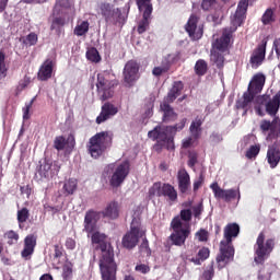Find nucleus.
<instances>
[{
    "label": "nucleus",
    "instance_id": "f257e3e1",
    "mask_svg": "<svg viewBox=\"0 0 280 280\" xmlns=\"http://www.w3.org/2000/svg\"><path fill=\"white\" fill-rule=\"evenodd\" d=\"M92 244H98L101 250L100 270L103 280H117V262H115V252L113 245L106 242V234L94 231L91 234Z\"/></svg>",
    "mask_w": 280,
    "mask_h": 280
},
{
    "label": "nucleus",
    "instance_id": "f03ea898",
    "mask_svg": "<svg viewBox=\"0 0 280 280\" xmlns=\"http://www.w3.org/2000/svg\"><path fill=\"white\" fill-rule=\"evenodd\" d=\"M240 235V224L228 223L223 230V237L225 241L220 242V254L217 256V264L219 270L226 268L233 257H235V247H233V238Z\"/></svg>",
    "mask_w": 280,
    "mask_h": 280
},
{
    "label": "nucleus",
    "instance_id": "7ed1b4c3",
    "mask_svg": "<svg viewBox=\"0 0 280 280\" xmlns=\"http://www.w3.org/2000/svg\"><path fill=\"white\" fill-rule=\"evenodd\" d=\"M191 210L183 209L179 215H176L171 221V229L173 233L168 236L173 246H185V242L191 235V224L183 222H191Z\"/></svg>",
    "mask_w": 280,
    "mask_h": 280
},
{
    "label": "nucleus",
    "instance_id": "20e7f679",
    "mask_svg": "<svg viewBox=\"0 0 280 280\" xmlns=\"http://www.w3.org/2000/svg\"><path fill=\"white\" fill-rule=\"evenodd\" d=\"M237 28L225 27L223 28L221 37L217 38L212 43L210 50V62L217 66V69H224V52L229 51V45H231V38H233V32Z\"/></svg>",
    "mask_w": 280,
    "mask_h": 280
},
{
    "label": "nucleus",
    "instance_id": "39448f33",
    "mask_svg": "<svg viewBox=\"0 0 280 280\" xmlns=\"http://www.w3.org/2000/svg\"><path fill=\"white\" fill-rule=\"evenodd\" d=\"M110 145H113V135L108 131H101L90 138L88 150L92 159H100Z\"/></svg>",
    "mask_w": 280,
    "mask_h": 280
},
{
    "label": "nucleus",
    "instance_id": "423d86ee",
    "mask_svg": "<svg viewBox=\"0 0 280 280\" xmlns=\"http://www.w3.org/2000/svg\"><path fill=\"white\" fill-rule=\"evenodd\" d=\"M275 246H276L275 238L266 240V233L260 232L254 245L255 264L264 265L266 259H268V257H270V255L275 250Z\"/></svg>",
    "mask_w": 280,
    "mask_h": 280
},
{
    "label": "nucleus",
    "instance_id": "0eeeda50",
    "mask_svg": "<svg viewBox=\"0 0 280 280\" xmlns=\"http://www.w3.org/2000/svg\"><path fill=\"white\" fill-rule=\"evenodd\" d=\"M145 237V229L141 225V219L133 218L130 224V231L122 236V247L132 250L139 244V240Z\"/></svg>",
    "mask_w": 280,
    "mask_h": 280
},
{
    "label": "nucleus",
    "instance_id": "6e6552de",
    "mask_svg": "<svg viewBox=\"0 0 280 280\" xmlns=\"http://www.w3.org/2000/svg\"><path fill=\"white\" fill-rule=\"evenodd\" d=\"M154 196H158V198H167L171 202H176V200H178V191H176V188L168 183L163 184L161 182H155L149 189V197L154 198Z\"/></svg>",
    "mask_w": 280,
    "mask_h": 280
},
{
    "label": "nucleus",
    "instance_id": "1a4fd4ad",
    "mask_svg": "<svg viewBox=\"0 0 280 280\" xmlns=\"http://www.w3.org/2000/svg\"><path fill=\"white\" fill-rule=\"evenodd\" d=\"M187 124V118H183L179 122L173 126H166L162 128L161 126H156L153 130L148 132L149 139H153V141L158 140L160 144L163 139H165V135H176V132H180L185 128Z\"/></svg>",
    "mask_w": 280,
    "mask_h": 280
},
{
    "label": "nucleus",
    "instance_id": "9d476101",
    "mask_svg": "<svg viewBox=\"0 0 280 280\" xmlns=\"http://www.w3.org/2000/svg\"><path fill=\"white\" fill-rule=\"evenodd\" d=\"M115 86H117L116 81L106 79L102 73L97 74L96 89L102 102H106V100H110L115 95Z\"/></svg>",
    "mask_w": 280,
    "mask_h": 280
},
{
    "label": "nucleus",
    "instance_id": "9b49d317",
    "mask_svg": "<svg viewBox=\"0 0 280 280\" xmlns=\"http://www.w3.org/2000/svg\"><path fill=\"white\" fill-rule=\"evenodd\" d=\"M210 189H212L214 194V198L218 200H223L224 202H233V200H240L242 195H240V188L237 189H222L218 182H214L210 185Z\"/></svg>",
    "mask_w": 280,
    "mask_h": 280
},
{
    "label": "nucleus",
    "instance_id": "f8f14e48",
    "mask_svg": "<svg viewBox=\"0 0 280 280\" xmlns=\"http://www.w3.org/2000/svg\"><path fill=\"white\" fill-rule=\"evenodd\" d=\"M200 16H198L196 13H192L184 26L185 32L188 34L190 40H200L205 34V28L202 25L198 26Z\"/></svg>",
    "mask_w": 280,
    "mask_h": 280
},
{
    "label": "nucleus",
    "instance_id": "ddd939ff",
    "mask_svg": "<svg viewBox=\"0 0 280 280\" xmlns=\"http://www.w3.org/2000/svg\"><path fill=\"white\" fill-rule=\"evenodd\" d=\"M139 69H140V66L136 60L127 61L122 71L125 86H128V88L135 86V83L140 78Z\"/></svg>",
    "mask_w": 280,
    "mask_h": 280
},
{
    "label": "nucleus",
    "instance_id": "4468645a",
    "mask_svg": "<svg viewBox=\"0 0 280 280\" xmlns=\"http://www.w3.org/2000/svg\"><path fill=\"white\" fill-rule=\"evenodd\" d=\"M261 132H269L267 136V141H272V139H280V119L275 117L272 121L262 119L259 126Z\"/></svg>",
    "mask_w": 280,
    "mask_h": 280
},
{
    "label": "nucleus",
    "instance_id": "2eb2a0df",
    "mask_svg": "<svg viewBox=\"0 0 280 280\" xmlns=\"http://www.w3.org/2000/svg\"><path fill=\"white\" fill-rule=\"evenodd\" d=\"M128 174H130V162L125 161L120 163L112 175L109 184L112 187H119L126 178H128Z\"/></svg>",
    "mask_w": 280,
    "mask_h": 280
},
{
    "label": "nucleus",
    "instance_id": "dca6fc26",
    "mask_svg": "<svg viewBox=\"0 0 280 280\" xmlns=\"http://www.w3.org/2000/svg\"><path fill=\"white\" fill-rule=\"evenodd\" d=\"M257 0H240L237 9L232 18V25L237 30L244 23L246 19V12H248V3H254Z\"/></svg>",
    "mask_w": 280,
    "mask_h": 280
},
{
    "label": "nucleus",
    "instance_id": "f3484780",
    "mask_svg": "<svg viewBox=\"0 0 280 280\" xmlns=\"http://www.w3.org/2000/svg\"><path fill=\"white\" fill-rule=\"evenodd\" d=\"M100 220V212L94 210H89L85 212L84 221H83V231L91 235V233H95L98 231L97 221Z\"/></svg>",
    "mask_w": 280,
    "mask_h": 280
},
{
    "label": "nucleus",
    "instance_id": "a211bd4d",
    "mask_svg": "<svg viewBox=\"0 0 280 280\" xmlns=\"http://www.w3.org/2000/svg\"><path fill=\"white\" fill-rule=\"evenodd\" d=\"M54 69H56L55 59H46L39 67L37 72V80L40 82H47V80H51V77L54 75Z\"/></svg>",
    "mask_w": 280,
    "mask_h": 280
},
{
    "label": "nucleus",
    "instance_id": "6ab92c4d",
    "mask_svg": "<svg viewBox=\"0 0 280 280\" xmlns=\"http://www.w3.org/2000/svg\"><path fill=\"white\" fill-rule=\"evenodd\" d=\"M266 45H268V42H262L253 51L249 59V65H252V69H259V67L264 65V60H266Z\"/></svg>",
    "mask_w": 280,
    "mask_h": 280
},
{
    "label": "nucleus",
    "instance_id": "aec40b11",
    "mask_svg": "<svg viewBox=\"0 0 280 280\" xmlns=\"http://www.w3.org/2000/svg\"><path fill=\"white\" fill-rule=\"evenodd\" d=\"M266 86V74L264 72H258L252 77V80L248 83L247 91L254 95H259Z\"/></svg>",
    "mask_w": 280,
    "mask_h": 280
},
{
    "label": "nucleus",
    "instance_id": "412c9836",
    "mask_svg": "<svg viewBox=\"0 0 280 280\" xmlns=\"http://www.w3.org/2000/svg\"><path fill=\"white\" fill-rule=\"evenodd\" d=\"M177 185L179 194H189L191 189V176L186 168H179L177 172Z\"/></svg>",
    "mask_w": 280,
    "mask_h": 280
},
{
    "label": "nucleus",
    "instance_id": "4be33fe9",
    "mask_svg": "<svg viewBox=\"0 0 280 280\" xmlns=\"http://www.w3.org/2000/svg\"><path fill=\"white\" fill-rule=\"evenodd\" d=\"M255 97L257 94H253V92L245 91L243 96L236 101V108L238 110H244L243 115H246L250 108H253V102H255Z\"/></svg>",
    "mask_w": 280,
    "mask_h": 280
},
{
    "label": "nucleus",
    "instance_id": "5701e85b",
    "mask_svg": "<svg viewBox=\"0 0 280 280\" xmlns=\"http://www.w3.org/2000/svg\"><path fill=\"white\" fill-rule=\"evenodd\" d=\"M117 113H119L117 106L113 103H105L102 106L101 114L96 117V124H104V121H108V119H110V117H115Z\"/></svg>",
    "mask_w": 280,
    "mask_h": 280
},
{
    "label": "nucleus",
    "instance_id": "b1692460",
    "mask_svg": "<svg viewBox=\"0 0 280 280\" xmlns=\"http://www.w3.org/2000/svg\"><path fill=\"white\" fill-rule=\"evenodd\" d=\"M160 108L163 113L162 116V121L164 124H172L178 119V114L174 112V107L170 105V102L164 101L161 105Z\"/></svg>",
    "mask_w": 280,
    "mask_h": 280
},
{
    "label": "nucleus",
    "instance_id": "393cba45",
    "mask_svg": "<svg viewBox=\"0 0 280 280\" xmlns=\"http://www.w3.org/2000/svg\"><path fill=\"white\" fill-rule=\"evenodd\" d=\"M36 235L30 234L24 238V248L21 252L23 259H28L34 255V248H36Z\"/></svg>",
    "mask_w": 280,
    "mask_h": 280
},
{
    "label": "nucleus",
    "instance_id": "a878e982",
    "mask_svg": "<svg viewBox=\"0 0 280 280\" xmlns=\"http://www.w3.org/2000/svg\"><path fill=\"white\" fill-rule=\"evenodd\" d=\"M152 10L153 8L151 4H148L147 9H144L142 20L138 23V34H145V32H148V27H150V19H152Z\"/></svg>",
    "mask_w": 280,
    "mask_h": 280
},
{
    "label": "nucleus",
    "instance_id": "bb28decb",
    "mask_svg": "<svg viewBox=\"0 0 280 280\" xmlns=\"http://www.w3.org/2000/svg\"><path fill=\"white\" fill-rule=\"evenodd\" d=\"M67 145L69 150H73L75 148V138L71 136L68 137V139H66L65 136H58L55 138L54 148L55 150H58V152L65 150Z\"/></svg>",
    "mask_w": 280,
    "mask_h": 280
},
{
    "label": "nucleus",
    "instance_id": "cd10ccee",
    "mask_svg": "<svg viewBox=\"0 0 280 280\" xmlns=\"http://www.w3.org/2000/svg\"><path fill=\"white\" fill-rule=\"evenodd\" d=\"M265 108L267 115H270V117L277 116L280 108V91L272 96V100L267 101Z\"/></svg>",
    "mask_w": 280,
    "mask_h": 280
},
{
    "label": "nucleus",
    "instance_id": "c85d7f7f",
    "mask_svg": "<svg viewBox=\"0 0 280 280\" xmlns=\"http://www.w3.org/2000/svg\"><path fill=\"white\" fill-rule=\"evenodd\" d=\"M269 98H270V96H268L266 94L255 96L254 109H255L256 115H258V117H264L266 115V112H264V106L266 107V104H268Z\"/></svg>",
    "mask_w": 280,
    "mask_h": 280
},
{
    "label": "nucleus",
    "instance_id": "c756f323",
    "mask_svg": "<svg viewBox=\"0 0 280 280\" xmlns=\"http://www.w3.org/2000/svg\"><path fill=\"white\" fill-rule=\"evenodd\" d=\"M202 124H205V119L202 117L197 116L190 124L189 132L192 139H199L202 137Z\"/></svg>",
    "mask_w": 280,
    "mask_h": 280
},
{
    "label": "nucleus",
    "instance_id": "7c9ffc66",
    "mask_svg": "<svg viewBox=\"0 0 280 280\" xmlns=\"http://www.w3.org/2000/svg\"><path fill=\"white\" fill-rule=\"evenodd\" d=\"M52 22L50 25V30L51 32H56V34L58 36H60V34H62V27H65V25H67V19L63 15L60 14H55L52 13Z\"/></svg>",
    "mask_w": 280,
    "mask_h": 280
},
{
    "label": "nucleus",
    "instance_id": "2f4dec72",
    "mask_svg": "<svg viewBox=\"0 0 280 280\" xmlns=\"http://www.w3.org/2000/svg\"><path fill=\"white\" fill-rule=\"evenodd\" d=\"M102 213L104 218H109V220H117V218H119V202L110 201Z\"/></svg>",
    "mask_w": 280,
    "mask_h": 280
},
{
    "label": "nucleus",
    "instance_id": "473e14b6",
    "mask_svg": "<svg viewBox=\"0 0 280 280\" xmlns=\"http://www.w3.org/2000/svg\"><path fill=\"white\" fill-rule=\"evenodd\" d=\"M183 89H185V85L182 83V81H175L166 96V102L172 104L176 100V97L180 95Z\"/></svg>",
    "mask_w": 280,
    "mask_h": 280
},
{
    "label": "nucleus",
    "instance_id": "72a5a7b5",
    "mask_svg": "<svg viewBox=\"0 0 280 280\" xmlns=\"http://www.w3.org/2000/svg\"><path fill=\"white\" fill-rule=\"evenodd\" d=\"M73 2L71 0H56L52 14H62V10H69Z\"/></svg>",
    "mask_w": 280,
    "mask_h": 280
},
{
    "label": "nucleus",
    "instance_id": "f704fd0d",
    "mask_svg": "<svg viewBox=\"0 0 280 280\" xmlns=\"http://www.w3.org/2000/svg\"><path fill=\"white\" fill-rule=\"evenodd\" d=\"M100 10L102 16L105 19L106 23L113 21V7L108 2H103L100 4Z\"/></svg>",
    "mask_w": 280,
    "mask_h": 280
},
{
    "label": "nucleus",
    "instance_id": "c9c22d12",
    "mask_svg": "<svg viewBox=\"0 0 280 280\" xmlns=\"http://www.w3.org/2000/svg\"><path fill=\"white\" fill-rule=\"evenodd\" d=\"M209 255H211L209 247H202L201 249H199L197 258H191V261L196 266H200L202 261H207V259H209Z\"/></svg>",
    "mask_w": 280,
    "mask_h": 280
},
{
    "label": "nucleus",
    "instance_id": "e433bc0d",
    "mask_svg": "<svg viewBox=\"0 0 280 280\" xmlns=\"http://www.w3.org/2000/svg\"><path fill=\"white\" fill-rule=\"evenodd\" d=\"M176 133H165V138H162V141L159 145L166 148V150H174V137Z\"/></svg>",
    "mask_w": 280,
    "mask_h": 280
},
{
    "label": "nucleus",
    "instance_id": "4c0bfd02",
    "mask_svg": "<svg viewBox=\"0 0 280 280\" xmlns=\"http://www.w3.org/2000/svg\"><path fill=\"white\" fill-rule=\"evenodd\" d=\"M209 70V66L207 65V61L205 59L197 60L195 65V73L199 77H202L207 73Z\"/></svg>",
    "mask_w": 280,
    "mask_h": 280
},
{
    "label": "nucleus",
    "instance_id": "58836bf2",
    "mask_svg": "<svg viewBox=\"0 0 280 280\" xmlns=\"http://www.w3.org/2000/svg\"><path fill=\"white\" fill-rule=\"evenodd\" d=\"M63 280H71L73 279V265L71 261H66L62 266V275Z\"/></svg>",
    "mask_w": 280,
    "mask_h": 280
},
{
    "label": "nucleus",
    "instance_id": "ea45409f",
    "mask_svg": "<svg viewBox=\"0 0 280 280\" xmlns=\"http://www.w3.org/2000/svg\"><path fill=\"white\" fill-rule=\"evenodd\" d=\"M259 152H261V144H253L247 149L245 156L249 160L257 159Z\"/></svg>",
    "mask_w": 280,
    "mask_h": 280
},
{
    "label": "nucleus",
    "instance_id": "a19ab883",
    "mask_svg": "<svg viewBox=\"0 0 280 280\" xmlns=\"http://www.w3.org/2000/svg\"><path fill=\"white\" fill-rule=\"evenodd\" d=\"M109 23H114L115 25H117V23H126V16L121 13L119 8L113 10L112 21H109Z\"/></svg>",
    "mask_w": 280,
    "mask_h": 280
},
{
    "label": "nucleus",
    "instance_id": "79ce46f5",
    "mask_svg": "<svg viewBox=\"0 0 280 280\" xmlns=\"http://www.w3.org/2000/svg\"><path fill=\"white\" fill-rule=\"evenodd\" d=\"M89 21H83L74 27L75 36H84L89 32Z\"/></svg>",
    "mask_w": 280,
    "mask_h": 280
},
{
    "label": "nucleus",
    "instance_id": "37998d69",
    "mask_svg": "<svg viewBox=\"0 0 280 280\" xmlns=\"http://www.w3.org/2000/svg\"><path fill=\"white\" fill-rule=\"evenodd\" d=\"M86 58L90 62H100V60H102L100 51H97V48L95 47H92L86 51Z\"/></svg>",
    "mask_w": 280,
    "mask_h": 280
},
{
    "label": "nucleus",
    "instance_id": "c03bdc74",
    "mask_svg": "<svg viewBox=\"0 0 280 280\" xmlns=\"http://www.w3.org/2000/svg\"><path fill=\"white\" fill-rule=\"evenodd\" d=\"M63 189H65L66 194H68L69 196L73 195L75 189H78V180L68 179L63 185Z\"/></svg>",
    "mask_w": 280,
    "mask_h": 280
},
{
    "label": "nucleus",
    "instance_id": "a18cd8bd",
    "mask_svg": "<svg viewBox=\"0 0 280 280\" xmlns=\"http://www.w3.org/2000/svg\"><path fill=\"white\" fill-rule=\"evenodd\" d=\"M4 237L5 240H8L7 244H9V246H12L13 244H18L19 243V233L14 232L13 230L7 231L4 233Z\"/></svg>",
    "mask_w": 280,
    "mask_h": 280
},
{
    "label": "nucleus",
    "instance_id": "49530a36",
    "mask_svg": "<svg viewBox=\"0 0 280 280\" xmlns=\"http://www.w3.org/2000/svg\"><path fill=\"white\" fill-rule=\"evenodd\" d=\"M38 174L42 178H49L51 177V164L44 163L39 166Z\"/></svg>",
    "mask_w": 280,
    "mask_h": 280
},
{
    "label": "nucleus",
    "instance_id": "de8ad7c7",
    "mask_svg": "<svg viewBox=\"0 0 280 280\" xmlns=\"http://www.w3.org/2000/svg\"><path fill=\"white\" fill-rule=\"evenodd\" d=\"M139 250L141 255H145L147 257H150L152 255V249H150V243L148 242V238H143L142 243L139 246Z\"/></svg>",
    "mask_w": 280,
    "mask_h": 280
},
{
    "label": "nucleus",
    "instance_id": "09e8293b",
    "mask_svg": "<svg viewBox=\"0 0 280 280\" xmlns=\"http://www.w3.org/2000/svg\"><path fill=\"white\" fill-rule=\"evenodd\" d=\"M36 43H38V35H36V33H30L23 40V45L26 47H34Z\"/></svg>",
    "mask_w": 280,
    "mask_h": 280
},
{
    "label": "nucleus",
    "instance_id": "8fccbe9b",
    "mask_svg": "<svg viewBox=\"0 0 280 280\" xmlns=\"http://www.w3.org/2000/svg\"><path fill=\"white\" fill-rule=\"evenodd\" d=\"M272 16H275V12L272 11V9H267L261 18L262 24L270 25V23H272V21H275V18H272Z\"/></svg>",
    "mask_w": 280,
    "mask_h": 280
},
{
    "label": "nucleus",
    "instance_id": "3c124183",
    "mask_svg": "<svg viewBox=\"0 0 280 280\" xmlns=\"http://www.w3.org/2000/svg\"><path fill=\"white\" fill-rule=\"evenodd\" d=\"M30 219V210L27 208H22L18 211V222L20 224H23L24 222H27Z\"/></svg>",
    "mask_w": 280,
    "mask_h": 280
},
{
    "label": "nucleus",
    "instance_id": "603ef678",
    "mask_svg": "<svg viewBox=\"0 0 280 280\" xmlns=\"http://www.w3.org/2000/svg\"><path fill=\"white\" fill-rule=\"evenodd\" d=\"M215 276V270L213 269V262H211L207 269L202 273V278L205 280H212L213 277Z\"/></svg>",
    "mask_w": 280,
    "mask_h": 280
},
{
    "label": "nucleus",
    "instance_id": "864d4df0",
    "mask_svg": "<svg viewBox=\"0 0 280 280\" xmlns=\"http://www.w3.org/2000/svg\"><path fill=\"white\" fill-rule=\"evenodd\" d=\"M195 236L199 240V242H209V231L205 229H200L196 232Z\"/></svg>",
    "mask_w": 280,
    "mask_h": 280
},
{
    "label": "nucleus",
    "instance_id": "5fc2aeb1",
    "mask_svg": "<svg viewBox=\"0 0 280 280\" xmlns=\"http://www.w3.org/2000/svg\"><path fill=\"white\" fill-rule=\"evenodd\" d=\"M5 78V54L0 50V80Z\"/></svg>",
    "mask_w": 280,
    "mask_h": 280
},
{
    "label": "nucleus",
    "instance_id": "6e6d98bb",
    "mask_svg": "<svg viewBox=\"0 0 280 280\" xmlns=\"http://www.w3.org/2000/svg\"><path fill=\"white\" fill-rule=\"evenodd\" d=\"M202 211H205V206L202 205V202L192 207V214L198 220H200V215H202Z\"/></svg>",
    "mask_w": 280,
    "mask_h": 280
},
{
    "label": "nucleus",
    "instance_id": "4d7b16f0",
    "mask_svg": "<svg viewBox=\"0 0 280 280\" xmlns=\"http://www.w3.org/2000/svg\"><path fill=\"white\" fill-rule=\"evenodd\" d=\"M203 184H205V175L200 174L199 178L196 179L192 184V191L196 194L198 189L202 187Z\"/></svg>",
    "mask_w": 280,
    "mask_h": 280
},
{
    "label": "nucleus",
    "instance_id": "13d9d810",
    "mask_svg": "<svg viewBox=\"0 0 280 280\" xmlns=\"http://www.w3.org/2000/svg\"><path fill=\"white\" fill-rule=\"evenodd\" d=\"M168 71H170V66L155 67V68H153L152 73H153V75L159 78L160 75H163V73H167Z\"/></svg>",
    "mask_w": 280,
    "mask_h": 280
},
{
    "label": "nucleus",
    "instance_id": "bf43d9fd",
    "mask_svg": "<svg viewBox=\"0 0 280 280\" xmlns=\"http://www.w3.org/2000/svg\"><path fill=\"white\" fill-rule=\"evenodd\" d=\"M30 82H32L31 78L25 75L22 80H20L18 89L19 91H23V89H27L30 86Z\"/></svg>",
    "mask_w": 280,
    "mask_h": 280
},
{
    "label": "nucleus",
    "instance_id": "052dcab7",
    "mask_svg": "<svg viewBox=\"0 0 280 280\" xmlns=\"http://www.w3.org/2000/svg\"><path fill=\"white\" fill-rule=\"evenodd\" d=\"M136 272H140V275H148L150 272V267L145 264H139L135 267Z\"/></svg>",
    "mask_w": 280,
    "mask_h": 280
},
{
    "label": "nucleus",
    "instance_id": "680f3d73",
    "mask_svg": "<svg viewBox=\"0 0 280 280\" xmlns=\"http://www.w3.org/2000/svg\"><path fill=\"white\" fill-rule=\"evenodd\" d=\"M154 102H156V97L153 94H150L149 97L145 98L147 110H152V108H154Z\"/></svg>",
    "mask_w": 280,
    "mask_h": 280
},
{
    "label": "nucleus",
    "instance_id": "e2e57ef3",
    "mask_svg": "<svg viewBox=\"0 0 280 280\" xmlns=\"http://www.w3.org/2000/svg\"><path fill=\"white\" fill-rule=\"evenodd\" d=\"M36 97H34L26 106L23 108V119H30V109L34 105Z\"/></svg>",
    "mask_w": 280,
    "mask_h": 280
},
{
    "label": "nucleus",
    "instance_id": "0e129e2a",
    "mask_svg": "<svg viewBox=\"0 0 280 280\" xmlns=\"http://www.w3.org/2000/svg\"><path fill=\"white\" fill-rule=\"evenodd\" d=\"M196 163H198V154L190 153L188 155V167H191V170H194V167H196Z\"/></svg>",
    "mask_w": 280,
    "mask_h": 280
},
{
    "label": "nucleus",
    "instance_id": "69168bd1",
    "mask_svg": "<svg viewBox=\"0 0 280 280\" xmlns=\"http://www.w3.org/2000/svg\"><path fill=\"white\" fill-rule=\"evenodd\" d=\"M213 5H215V0H202L201 2V8L206 12H208V10H210Z\"/></svg>",
    "mask_w": 280,
    "mask_h": 280
},
{
    "label": "nucleus",
    "instance_id": "338daca9",
    "mask_svg": "<svg viewBox=\"0 0 280 280\" xmlns=\"http://www.w3.org/2000/svg\"><path fill=\"white\" fill-rule=\"evenodd\" d=\"M54 248H55V254H54L55 259H60V257H62V253H63L62 245L57 244L54 246Z\"/></svg>",
    "mask_w": 280,
    "mask_h": 280
},
{
    "label": "nucleus",
    "instance_id": "774afa93",
    "mask_svg": "<svg viewBox=\"0 0 280 280\" xmlns=\"http://www.w3.org/2000/svg\"><path fill=\"white\" fill-rule=\"evenodd\" d=\"M272 49H275L278 58H280V37L276 38L273 40V46H272Z\"/></svg>",
    "mask_w": 280,
    "mask_h": 280
}]
</instances>
